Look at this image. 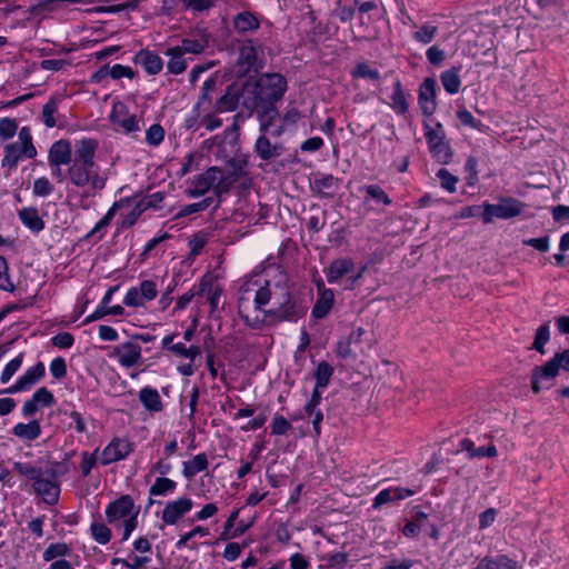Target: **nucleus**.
Here are the masks:
<instances>
[{
    "label": "nucleus",
    "mask_w": 569,
    "mask_h": 569,
    "mask_svg": "<svg viewBox=\"0 0 569 569\" xmlns=\"http://www.w3.org/2000/svg\"><path fill=\"white\" fill-rule=\"evenodd\" d=\"M253 296L254 309L262 311L264 317H270L279 322L298 321L307 312L303 300L293 296L286 284H273L260 279H249L239 289L238 308L242 321L252 329H260L263 319L256 316L250 318L244 313L246 305Z\"/></svg>",
    "instance_id": "obj_1"
},
{
    "label": "nucleus",
    "mask_w": 569,
    "mask_h": 569,
    "mask_svg": "<svg viewBox=\"0 0 569 569\" xmlns=\"http://www.w3.org/2000/svg\"><path fill=\"white\" fill-rule=\"evenodd\" d=\"M98 141L82 138L74 144L73 160L70 162L66 177L69 182L80 189L93 191L104 189L107 177L100 174V168L94 161Z\"/></svg>",
    "instance_id": "obj_2"
},
{
    "label": "nucleus",
    "mask_w": 569,
    "mask_h": 569,
    "mask_svg": "<svg viewBox=\"0 0 569 569\" xmlns=\"http://www.w3.org/2000/svg\"><path fill=\"white\" fill-rule=\"evenodd\" d=\"M287 91V79L280 73H262L256 80L244 82L243 110L246 118L259 106L276 104Z\"/></svg>",
    "instance_id": "obj_3"
},
{
    "label": "nucleus",
    "mask_w": 569,
    "mask_h": 569,
    "mask_svg": "<svg viewBox=\"0 0 569 569\" xmlns=\"http://www.w3.org/2000/svg\"><path fill=\"white\" fill-rule=\"evenodd\" d=\"M211 189L217 197L228 192V184L224 183L223 172L218 167H210L204 172L194 176L190 180V187L186 190V194L190 198H198Z\"/></svg>",
    "instance_id": "obj_4"
},
{
    "label": "nucleus",
    "mask_w": 569,
    "mask_h": 569,
    "mask_svg": "<svg viewBox=\"0 0 569 569\" xmlns=\"http://www.w3.org/2000/svg\"><path fill=\"white\" fill-rule=\"evenodd\" d=\"M425 138L427 140L429 151L437 161L441 163H449L452 159V150L446 141V133L440 122L431 126L428 122L423 123Z\"/></svg>",
    "instance_id": "obj_5"
},
{
    "label": "nucleus",
    "mask_w": 569,
    "mask_h": 569,
    "mask_svg": "<svg viewBox=\"0 0 569 569\" xmlns=\"http://www.w3.org/2000/svg\"><path fill=\"white\" fill-rule=\"evenodd\" d=\"M109 121L117 131H120L123 134H131L140 131L139 120L137 117L131 114L127 104L119 100L112 102Z\"/></svg>",
    "instance_id": "obj_6"
},
{
    "label": "nucleus",
    "mask_w": 569,
    "mask_h": 569,
    "mask_svg": "<svg viewBox=\"0 0 569 569\" xmlns=\"http://www.w3.org/2000/svg\"><path fill=\"white\" fill-rule=\"evenodd\" d=\"M522 204L516 199L503 198L498 203H485L483 223H490L495 218L509 219L521 213Z\"/></svg>",
    "instance_id": "obj_7"
},
{
    "label": "nucleus",
    "mask_w": 569,
    "mask_h": 569,
    "mask_svg": "<svg viewBox=\"0 0 569 569\" xmlns=\"http://www.w3.org/2000/svg\"><path fill=\"white\" fill-rule=\"evenodd\" d=\"M137 510L134 501L131 496L122 495L118 499L111 501L106 508V520L114 528H119L120 523L124 521Z\"/></svg>",
    "instance_id": "obj_8"
},
{
    "label": "nucleus",
    "mask_w": 569,
    "mask_h": 569,
    "mask_svg": "<svg viewBox=\"0 0 569 569\" xmlns=\"http://www.w3.org/2000/svg\"><path fill=\"white\" fill-rule=\"evenodd\" d=\"M341 187V179L328 173H317L310 181V190L320 199H333Z\"/></svg>",
    "instance_id": "obj_9"
},
{
    "label": "nucleus",
    "mask_w": 569,
    "mask_h": 569,
    "mask_svg": "<svg viewBox=\"0 0 569 569\" xmlns=\"http://www.w3.org/2000/svg\"><path fill=\"white\" fill-rule=\"evenodd\" d=\"M158 295L157 284L152 280H143L139 287L130 288L124 298L123 303L128 307L139 308L146 301L153 300Z\"/></svg>",
    "instance_id": "obj_10"
},
{
    "label": "nucleus",
    "mask_w": 569,
    "mask_h": 569,
    "mask_svg": "<svg viewBox=\"0 0 569 569\" xmlns=\"http://www.w3.org/2000/svg\"><path fill=\"white\" fill-rule=\"evenodd\" d=\"M133 451V443L126 438H113L102 450L100 463L108 466L110 463L126 459Z\"/></svg>",
    "instance_id": "obj_11"
},
{
    "label": "nucleus",
    "mask_w": 569,
    "mask_h": 569,
    "mask_svg": "<svg viewBox=\"0 0 569 569\" xmlns=\"http://www.w3.org/2000/svg\"><path fill=\"white\" fill-rule=\"evenodd\" d=\"M244 83L241 87L230 84L224 93L217 100L214 109L218 112L234 111L239 106L243 109Z\"/></svg>",
    "instance_id": "obj_12"
},
{
    "label": "nucleus",
    "mask_w": 569,
    "mask_h": 569,
    "mask_svg": "<svg viewBox=\"0 0 569 569\" xmlns=\"http://www.w3.org/2000/svg\"><path fill=\"white\" fill-rule=\"evenodd\" d=\"M437 82L433 78H426L419 87L418 103L422 113L430 117L437 109Z\"/></svg>",
    "instance_id": "obj_13"
},
{
    "label": "nucleus",
    "mask_w": 569,
    "mask_h": 569,
    "mask_svg": "<svg viewBox=\"0 0 569 569\" xmlns=\"http://www.w3.org/2000/svg\"><path fill=\"white\" fill-rule=\"evenodd\" d=\"M261 51V46L254 40L244 41L239 48V58L238 64L240 67L241 72L247 73L251 70H257L259 67V52Z\"/></svg>",
    "instance_id": "obj_14"
},
{
    "label": "nucleus",
    "mask_w": 569,
    "mask_h": 569,
    "mask_svg": "<svg viewBox=\"0 0 569 569\" xmlns=\"http://www.w3.org/2000/svg\"><path fill=\"white\" fill-rule=\"evenodd\" d=\"M192 507L193 502L189 497H180L177 500L169 501L162 510L161 520L166 525H176Z\"/></svg>",
    "instance_id": "obj_15"
},
{
    "label": "nucleus",
    "mask_w": 569,
    "mask_h": 569,
    "mask_svg": "<svg viewBox=\"0 0 569 569\" xmlns=\"http://www.w3.org/2000/svg\"><path fill=\"white\" fill-rule=\"evenodd\" d=\"M32 489L34 493L40 496L47 505H56L59 500L60 483L58 480H53L41 475L32 482Z\"/></svg>",
    "instance_id": "obj_16"
},
{
    "label": "nucleus",
    "mask_w": 569,
    "mask_h": 569,
    "mask_svg": "<svg viewBox=\"0 0 569 569\" xmlns=\"http://www.w3.org/2000/svg\"><path fill=\"white\" fill-rule=\"evenodd\" d=\"M254 152L261 160L269 162L281 157L284 152V147L281 142H272L267 133H259L254 142Z\"/></svg>",
    "instance_id": "obj_17"
},
{
    "label": "nucleus",
    "mask_w": 569,
    "mask_h": 569,
    "mask_svg": "<svg viewBox=\"0 0 569 569\" xmlns=\"http://www.w3.org/2000/svg\"><path fill=\"white\" fill-rule=\"evenodd\" d=\"M46 375V367L43 362L39 361L33 367L29 368L19 379L4 390L7 393H17L28 390L31 386L40 381Z\"/></svg>",
    "instance_id": "obj_18"
},
{
    "label": "nucleus",
    "mask_w": 569,
    "mask_h": 569,
    "mask_svg": "<svg viewBox=\"0 0 569 569\" xmlns=\"http://www.w3.org/2000/svg\"><path fill=\"white\" fill-rule=\"evenodd\" d=\"M560 368L569 371V349L555 353L546 365L536 368V378L553 379L558 375Z\"/></svg>",
    "instance_id": "obj_19"
},
{
    "label": "nucleus",
    "mask_w": 569,
    "mask_h": 569,
    "mask_svg": "<svg viewBox=\"0 0 569 569\" xmlns=\"http://www.w3.org/2000/svg\"><path fill=\"white\" fill-rule=\"evenodd\" d=\"M257 119L259 121V133H267L271 131V128L274 127V123L280 121L279 111L276 104H259L254 110Z\"/></svg>",
    "instance_id": "obj_20"
},
{
    "label": "nucleus",
    "mask_w": 569,
    "mask_h": 569,
    "mask_svg": "<svg viewBox=\"0 0 569 569\" xmlns=\"http://www.w3.org/2000/svg\"><path fill=\"white\" fill-rule=\"evenodd\" d=\"M416 493V490L402 487H390L381 490L373 499L372 508L379 509L382 505L403 500Z\"/></svg>",
    "instance_id": "obj_21"
},
{
    "label": "nucleus",
    "mask_w": 569,
    "mask_h": 569,
    "mask_svg": "<svg viewBox=\"0 0 569 569\" xmlns=\"http://www.w3.org/2000/svg\"><path fill=\"white\" fill-rule=\"evenodd\" d=\"M73 160L71 143L68 140H58L49 149V164H70Z\"/></svg>",
    "instance_id": "obj_22"
},
{
    "label": "nucleus",
    "mask_w": 569,
    "mask_h": 569,
    "mask_svg": "<svg viewBox=\"0 0 569 569\" xmlns=\"http://www.w3.org/2000/svg\"><path fill=\"white\" fill-rule=\"evenodd\" d=\"M355 262L349 258H338L331 261L329 267L325 269L327 281L336 283L342 277L353 272Z\"/></svg>",
    "instance_id": "obj_23"
},
{
    "label": "nucleus",
    "mask_w": 569,
    "mask_h": 569,
    "mask_svg": "<svg viewBox=\"0 0 569 569\" xmlns=\"http://www.w3.org/2000/svg\"><path fill=\"white\" fill-rule=\"evenodd\" d=\"M116 355L122 367L131 368L141 359V347L131 341H127L116 348Z\"/></svg>",
    "instance_id": "obj_24"
},
{
    "label": "nucleus",
    "mask_w": 569,
    "mask_h": 569,
    "mask_svg": "<svg viewBox=\"0 0 569 569\" xmlns=\"http://www.w3.org/2000/svg\"><path fill=\"white\" fill-rule=\"evenodd\" d=\"M134 62L140 64L151 76L158 74L163 68V61L160 56L147 49H142L136 54Z\"/></svg>",
    "instance_id": "obj_25"
},
{
    "label": "nucleus",
    "mask_w": 569,
    "mask_h": 569,
    "mask_svg": "<svg viewBox=\"0 0 569 569\" xmlns=\"http://www.w3.org/2000/svg\"><path fill=\"white\" fill-rule=\"evenodd\" d=\"M20 221L32 232H40L44 229V221L39 216L38 209L34 207H26L18 211Z\"/></svg>",
    "instance_id": "obj_26"
},
{
    "label": "nucleus",
    "mask_w": 569,
    "mask_h": 569,
    "mask_svg": "<svg viewBox=\"0 0 569 569\" xmlns=\"http://www.w3.org/2000/svg\"><path fill=\"white\" fill-rule=\"evenodd\" d=\"M28 158V152L18 142L7 143L3 148V159L1 166L8 167L10 170L14 169L19 161L23 158Z\"/></svg>",
    "instance_id": "obj_27"
},
{
    "label": "nucleus",
    "mask_w": 569,
    "mask_h": 569,
    "mask_svg": "<svg viewBox=\"0 0 569 569\" xmlns=\"http://www.w3.org/2000/svg\"><path fill=\"white\" fill-rule=\"evenodd\" d=\"M130 202H131V198H129V197H126V198L120 199L119 201H116L109 208L107 213L96 223V226L92 228V230L86 236V239H89V238L93 237L96 233L100 232L102 229H106L110 224L113 217L116 216V212L120 208H122L124 206H129Z\"/></svg>",
    "instance_id": "obj_28"
},
{
    "label": "nucleus",
    "mask_w": 569,
    "mask_h": 569,
    "mask_svg": "<svg viewBox=\"0 0 569 569\" xmlns=\"http://www.w3.org/2000/svg\"><path fill=\"white\" fill-rule=\"evenodd\" d=\"M335 295L332 290L318 293L311 315L315 319H323L332 309Z\"/></svg>",
    "instance_id": "obj_29"
},
{
    "label": "nucleus",
    "mask_w": 569,
    "mask_h": 569,
    "mask_svg": "<svg viewBox=\"0 0 569 569\" xmlns=\"http://www.w3.org/2000/svg\"><path fill=\"white\" fill-rule=\"evenodd\" d=\"M232 24L234 30L239 33L254 31L260 27L258 18L249 11H242L236 14Z\"/></svg>",
    "instance_id": "obj_30"
},
{
    "label": "nucleus",
    "mask_w": 569,
    "mask_h": 569,
    "mask_svg": "<svg viewBox=\"0 0 569 569\" xmlns=\"http://www.w3.org/2000/svg\"><path fill=\"white\" fill-rule=\"evenodd\" d=\"M12 435L22 440L33 441L41 435L40 422L38 420H31L28 423L19 422L12 428Z\"/></svg>",
    "instance_id": "obj_31"
},
{
    "label": "nucleus",
    "mask_w": 569,
    "mask_h": 569,
    "mask_svg": "<svg viewBox=\"0 0 569 569\" xmlns=\"http://www.w3.org/2000/svg\"><path fill=\"white\" fill-rule=\"evenodd\" d=\"M139 400L147 410L152 412H159L163 408L158 390L151 387H144L139 391Z\"/></svg>",
    "instance_id": "obj_32"
},
{
    "label": "nucleus",
    "mask_w": 569,
    "mask_h": 569,
    "mask_svg": "<svg viewBox=\"0 0 569 569\" xmlns=\"http://www.w3.org/2000/svg\"><path fill=\"white\" fill-rule=\"evenodd\" d=\"M163 54L169 57V61L167 62V69L169 73L180 74L187 69V61L183 59V54L178 47L168 48Z\"/></svg>",
    "instance_id": "obj_33"
},
{
    "label": "nucleus",
    "mask_w": 569,
    "mask_h": 569,
    "mask_svg": "<svg viewBox=\"0 0 569 569\" xmlns=\"http://www.w3.org/2000/svg\"><path fill=\"white\" fill-rule=\"evenodd\" d=\"M208 457L204 452L198 453L191 460L183 461L182 473L187 479H192L196 475L208 468Z\"/></svg>",
    "instance_id": "obj_34"
},
{
    "label": "nucleus",
    "mask_w": 569,
    "mask_h": 569,
    "mask_svg": "<svg viewBox=\"0 0 569 569\" xmlns=\"http://www.w3.org/2000/svg\"><path fill=\"white\" fill-rule=\"evenodd\" d=\"M460 70L461 67H452L440 74L441 84L449 94H455L460 89Z\"/></svg>",
    "instance_id": "obj_35"
},
{
    "label": "nucleus",
    "mask_w": 569,
    "mask_h": 569,
    "mask_svg": "<svg viewBox=\"0 0 569 569\" xmlns=\"http://www.w3.org/2000/svg\"><path fill=\"white\" fill-rule=\"evenodd\" d=\"M74 455V451L67 452L62 461H49L43 470V476L58 480L69 471V459Z\"/></svg>",
    "instance_id": "obj_36"
},
{
    "label": "nucleus",
    "mask_w": 569,
    "mask_h": 569,
    "mask_svg": "<svg viewBox=\"0 0 569 569\" xmlns=\"http://www.w3.org/2000/svg\"><path fill=\"white\" fill-rule=\"evenodd\" d=\"M390 99V107L397 114H405L408 111L409 104L407 102L402 84L399 79H397L393 83V92Z\"/></svg>",
    "instance_id": "obj_37"
},
{
    "label": "nucleus",
    "mask_w": 569,
    "mask_h": 569,
    "mask_svg": "<svg viewBox=\"0 0 569 569\" xmlns=\"http://www.w3.org/2000/svg\"><path fill=\"white\" fill-rule=\"evenodd\" d=\"M72 549L66 542H53L50 543L42 553V559L44 562L53 561L56 559H62L69 555H71Z\"/></svg>",
    "instance_id": "obj_38"
},
{
    "label": "nucleus",
    "mask_w": 569,
    "mask_h": 569,
    "mask_svg": "<svg viewBox=\"0 0 569 569\" xmlns=\"http://www.w3.org/2000/svg\"><path fill=\"white\" fill-rule=\"evenodd\" d=\"M229 172L223 174L224 183L228 184V190L230 187L244 173V168L247 166V161L243 159H230L227 162Z\"/></svg>",
    "instance_id": "obj_39"
},
{
    "label": "nucleus",
    "mask_w": 569,
    "mask_h": 569,
    "mask_svg": "<svg viewBox=\"0 0 569 569\" xmlns=\"http://www.w3.org/2000/svg\"><path fill=\"white\" fill-rule=\"evenodd\" d=\"M201 283H207L206 296L210 305V315H214L218 310L219 300L223 293V289L220 286H214L211 279L203 277Z\"/></svg>",
    "instance_id": "obj_40"
},
{
    "label": "nucleus",
    "mask_w": 569,
    "mask_h": 569,
    "mask_svg": "<svg viewBox=\"0 0 569 569\" xmlns=\"http://www.w3.org/2000/svg\"><path fill=\"white\" fill-rule=\"evenodd\" d=\"M333 367L330 363H328L325 360L320 361L313 373L316 379V386L318 388H327L333 375Z\"/></svg>",
    "instance_id": "obj_41"
},
{
    "label": "nucleus",
    "mask_w": 569,
    "mask_h": 569,
    "mask_svg": "<svg viewBox=\"0 0 569 569\" xmlns=\"http://www.w3.org/2000/svg\"><path fill=\"white\" fill-rule=\"evenodd\" d=\"M208 46V40L202 39H191V38H183L181 40V44L177 46L178 49L181 50L182 54L190 53V54H200L204 51V49Z\"/></svg>",
    "instance_id": "obj_42"
},
{
    "label": "nucleus",
    "mask_w": 569,
    "mask_h": 569,
    "mask_svg": "<svg viewBox=\"0 0 569 569\" xmlns=\"http://www.w3.org/2000/svg\"><path fill=\"white\" fill-rule=\"evenodd\" d=\"M177 488V482L167 478L159 477L156 479L154 483L150 487L149 493L150 496H167L168 493H172Z\"/></svg>",
    "instance_id": "obj_43"
},
{
    "label": "nucleus",
    "mask_w": 569,
    "mask_h": 569,
    "mask_svg": "<svg viewBox=\"0 0 569 569\" xmlns=\"http://www.w3.org/2000/svg\"><path fill=\"white\" fill-rule=\"evenodd\" d=\"M12 468L20 476L31 480L32 482L36 481V479L41 475H43V469L41 467L33 466L29 462L16 461L13 462Z\"/></svg>",
    "instance_id": "obj_44"
},
{
    "label": "nucleus",
    "mask_w": 569,
    "mask_h": 569,
    "mask_svg": "<svg viewBox=\"0 0 569 569\" xmlns=\"http://www.w3.org/2000/svg\"><path fill=\"white\" fill-rule=\"evenodd\" d=\"M207 283L193 286L190 290L178 298L174 310H183L196 296H204Z\"/></svg>",
    "instance_id": "obj_45"
},
{
    "label": "nucleus",
    "mask_w": 569,
    "mask_h": 569,
    "mask_svg": "<svg viewBox=\"0 0 569 569\" xmlns=\"http://www.w3.org/2000/svg\"><path fill=\"white\" fill-rule=\"evenodd\" d=\"M90 533L93 540L99 545H107L112 537L110 528L101 522H92L90 526Z\"/></svg>",
    "instance_id": "obj_46"
},
{
    "label": "nucleus",
    "mask_w": 569,
    "mask_h": 569,
    "mask_svg": "<svg viewBox=\"0 0 569 569\" xmlns=\"http://www.w3.org/2000/svg\"><path fill=\"white\" fill-rule=\"evenodd\" d=\"M59 99L50 98L49 101L42 107V120L48 128H53L57 124L54 113L58 110Z\"/></svg>",
    "instance_id": "obj_47"
},
{
    "label": "nucleus",
    "mask_w": 569,
    "mask_h": 569,
    "mask_svg": "<svg viewBox=\"0 0 569 569\" xmlns=\"http://www.w3.org/2000/svg\"><path fill=\"white\" fill-rule=\"evenodd\" d=\"M170 351L176 356L188 358L191 361H194L197 357L201 355V348L198 346L187 347L182 342L174 343V346L170 347Z\"/></svg>",
    "instance_id": "obj_48"
},
{
    "label": "nucleus",
    "mask_w": 569,
    "mask_h": 569,
    "mask_svg": "<svg viewBox=\"0 0 569 569\" xmlns=\"http://www.w3.org/2000/svg\"><path fill=\"white\" fill-rule=\"evenodd\" d=\"M19 144L28 152V159H33L37 156V149L32 142V136L29 127H22L19 132Z\"/></svg>",
    "instance_id": "obj_49"
},
{
    "label": "nucleus",
    "mask_w": 569,
    "mask_h": 569,
    "mask_svg": "<svg viewBox=\"0 0 569 569\" xmlns=\"http://www.w3.org/2000/svg\"><path fill=\"white\" fill-rule=\"evenodd\" d=\"M212 202H213V198L207 197L199 202L186 204L181 208V210L177 214V217H186V216H190V214H193L197 212L204 211L212 204Z\"/></svg>",
    "instance_id": "obj_50"
},
{
    "label": "nucleus",
    "mask_w": 569,
    "mask_h": 569,
    "mask_svg": "<svg viewBox=\"0 0 569 569\" xmlns=\"http://www.w3.org/2000/svg\"><path fill=\"white\" fill-rule=\"evenodd\" d=\"M363 190L377 203H382L385 206H390L392 203V200L390 199V197L378 184L365 186Z\"/></svg>",
    "instance_id": "obj_51"
},
{
    "label": "nucleus",
    "mask_w": 569,
    "mask_h": 569,
    "mask_svg": "<svg viewBox=\"0 0 569 569\" xmlns=\"http://www.w3.org/2000/svg\"><path fill=\"white\" fill-rule=\"evenodd\" d=\"M437 178L440 181V186L447 190L448 192L452 193L456 191V186L459 181L458 177L450 173L447 169L441 168L436 173Z\"/></svg>",
    "instance_id": "obj_52"
},
{
    "label": "nucleus",
    "mask_w": 569,
    "mask_h": 569,
    "mask_svg": "<svg viewBox=\"0 0 569 569\" xmlns=\"http://www.w3.org/2000/svg\"><path fill=\"white\" fill-rule=\"evenodd\" d=\"M18 131V122L12 118H1L0 119V139L6 141L16 136Z\"/></svg>",
    "instance_id": "obj_53"
},
{
    "label": "nucleus",
    "mask_w": 569,
    "mask_h": 569,
    "mask_svg": "<svg viewBox=\"0 0 569 569\" xmlns=\"http://www.w3.org/2000/svg\"><path fill=\"white\" fill-rule=\"evenodd\" d=\"M23 352H20L14 359L8 362L1 372L0 381L7 383L12 376L20 369L23 361Z\"/></svg>",
    "instance_id": "obj_54"
},
{
    "label": "nucleus",
    "mask_w": 569,
    "mask_h": 569,
    "mask_svg": "<svg viewBox=\"0 0 569 569\" xmlns=\"http://www.w3.org/2000/svg\"><path fill=\"white\" fill-rule=\"evenodd\" d=\"M437 32L438 28L436 26L426 23L413 33V39L420 43L428 44L433 40Z\"/></svg>",
    "instance_id": "obj_55"
},
{
    "label": "nucleus",
    "mask_w": 569,
    "mask_h": 569,
    "mask_svg": "<svg viewBox=\"0 0 569 569\" xmlns=\"http://www.w3.org/2000/svg\"><path fill=\"white\" fill-rule=\"evenodd\" d=\"M53 190L54 187L47 177H40L33 182L32 192L36 197L46 198L50 196Z\"/></svg>",
    "instance_id": "obj_56"
},
{
    "label": "nucleus",
    "mask_w": 569,
    "mask_h": 569,
    "mask_svg": "<svg viewBox=\"0 0 569 569\" xmlns=\"http://www.w3.org/2000/svg\"><path fill=\"white\" fill-rule=\"evenodd\" d=\"M99 449L97 448L92 453H89L88 451L81 452V475L82 477H88L93 469V467L97 465L98 461V455Z\"/></svg>",
    "instance_id": "obj_57"
},
{
    "label": "nucleus",
    "mask_w": 569,
    "mask_h": 569,
    "mask_svg": "<svg viewBox=\"0 0 569 569\" xmlns=\"http://www.w3.org/2000/svg\"><path fill=\"white\" fill-rule=\"evenodd\" d=\"M0 289L9 292L16 289L10 280L8 261L2 256H0Z\"/></svg>",
    "instance_id": "obj_58"
},
{
    "label": "nucleus",
    "mask_w": 569,
    "mask_h": 569,
    "mask_svg": "<svg viewBox=\"0 0 569 569\" xmlns=\"http://www.w3.org/2000/svg\"><path fill=\"white\" fill-rule=\"evenodd\" d=\"M32 399L37 403L38 407H52L56 403L53 393L50 390H48L46 387L39 388L32 395Z\"/></svg>",
    "instance_id": "obj_59"
},
{
    "label": "nucleus",
    "mask_w": 569,
    "mask_h": 569,
    "mask_svg": "<svg viewBox=\"0 0 569 569\" xmlns=\"http://www.w3.org/2000/svg\"><path fill=\"white\" fill-rule=\"evenodd\" d=\"M148 210L144 206V203H142L141 200H139L134 207L132 208V210L126 214L122 219V222H121V227L122 228H130L132 227L137 220L139 219V217L146 211Z\"/></svg>",
    "instance_id": "obj_60"
},
{
    "label": "nucleus",
    "mask_w": 569,
    "mask_h": 569,
    "mask_svg": "<svg viewBox=\"0 0 569 569\" xmlns=\"http://www.w3.org/2000/svg\"><path fill=\"white\" fill-rule=\"evenodd\" d=\"M164 139V129L161 124H152L146 132V141L149 146H159Z\"/></svg>",
    "instance_id": "obj_61"
},
{
    "label": "nucleus",
    "mask_w": 569,
    "mask_h": 569,
    "mask_svg": "<svg viewBox=\"0 0 569 569\" xmlns=\"http://www.w3.org/2000/svg\"><path fill=\"white\" fill-rule=\"evenodd\" d=\"M355 78H365L371 80H378L380 73L377 69H372L366 62L358 63L351 73Z\"/></svg>",
    "instance_id": "obj_62"
},
{
    "label": "nucleus",
    "mask_w": 569,
    "mask_h": 569,
    "mask_svg": "<svg viewBox=\"0 0 569 569\" xmlns=\"http://www.w3.org/2000/svg\"><path fill=\"white\" fill-rule=\"evenodd\" d=\"M270 428L272 435L282 436L286 435L292 427L291 423L283 416L274 415Z\"/></svg>",
    "instance_id": "obj_63"
},
{
    "label": "nucleus",
    "mask_w": 569,
    "mask_h": 569,
    "mask_svg": "<svg viewBox=\"0 0 569 569\" xmlns=\"http://www.w3.org/2000/svg\"><path fill=\"white\" fill-rule=\"evenodd\" d=\"M490 563L492 569H519L518 562L506 555L491 557Z\"/></svg>",
    "instance_id": "obj_64"
}]
</instances>
